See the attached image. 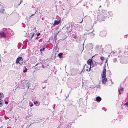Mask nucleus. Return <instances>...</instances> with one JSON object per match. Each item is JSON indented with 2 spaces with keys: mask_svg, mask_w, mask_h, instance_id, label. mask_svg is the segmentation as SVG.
Masks as SVG:
<instances>
[{
  "mask_svg": "<svg viewBox=\"0 0 128 128\" xmlns=\"http://www.w3.org/2000/svg\"><path fill=\"white\" fill-rule=\"evenodd\" d=\"M91 66H90L88 65L85 64L84 67V68L82 70L81 72H82L84 69L86 71H89L91 68Z\"/></svg>",
  "mask_w": 128,
  "mask_h": 128,
  "instance_id": "obj_1",
  "label": "nucleus"
},
{
  "mask_svg": "<svg viewBox=\"0 0 128 128\" xmlns=\"http://www.w3.org/2000/svg\"><path fill=\"white\" fill-rule=\"evenodd\" d=\"M21 60H22V61L23 60L22 59V57H20L18 58L16 60V64H22V62L20 63V62H19Z\"/></svg>",
  "mask_w": 128,
  "mask_h": 128,
  "instance_id": "obj_2",
  "label": "nucleus"
},
{
  "mask_svg": "<svg viewBox=\"0 0 128 128\" xmlns=\"http://www.w3.org/2000/svg\"><path fill=\"white\" fill-rule=\"evenodd\" d=\"M93 63V61L92 59H88L87 61V63L88 65L91 66L92 64V67H93L94 66Z\"/></svg>",
  "mask_w": 128,
  "mask_h": 128,
  "instance_id": "obj_3",
  "label": "nucleus"
},
{
  "mask_svg": "<svg viewBox=\"0 0 128 128\" xmlns=\"http://www.w3.org/2000/svg\"><path fill=\"white\" fill-rule=\"evenodd\" d=\"M0 37L1 38H6V34L3 31L0 32Z\"/></svg>",
  "mask_w": 128,
  "mask_h": 128,
  "instance_id": "obj_4",
  "label": "nucleus"
},
{
  "mask_svg": "<svg viewBox=\"0 0 128 128\" xmlns=\"http://www.w3.org/2000/svg\"><path fill=\"white\" fill-rule=\"evenodd\" d=\"M102 83L104 84H105L107 81V79L106 78V76H102Z\"/></svg>",
  "mask_w": 128,
  "mask_h": 128,
  "instance_id": "obj_5",
  "label": "nucleus"
},
{
  "mask_svg": "<svg viewBox=\"0 0 128 128\" xmlns=\"http://www.w3.org/2000/svg\"><path fill=\"white\" fill-rule=\"evenodd\" d=\"M5 12L4 8L2 6H0V13L4 14Z\"/></svg>",
  "mask_w": 128,
  "mask_h": 128,
  "instance_id": "obj_6",
  "label": "nucleus"
},
{
  "mask_svg": "<svg viewBox=\"0 0 128 128\" xmlns=\"http://www.w3.org/2000/svg\"><path fill=\"white\" fill-rule=\"evenodd\" d=\"M106 69L105 68V66H104V69L103 70L102 73L101 74V76H106Z\"/></svg>",
  "mask_w": 128,
  "mask_h": 128,
  "instance_id": "obj_7",
  "label": "nucleus"
},
{
  "mask_svg": "<svg viewBox=\"0 0 128 128\" xmlns=\"http://www.w3.org/2000/svg\"><path fill=\"white\" fill-rule=\"evenodd\" d=\"M94 32V30H93L92 31V32H91L90 33L89 35L91 37H93L95 34L93 33V32Z\"/></svg>",
  "mask_w": 128,
  "mask_h": 128,
  "instance_id": "obj_8",
  "label": "nucleus"
},
{
  "mask_svg": "<svg viewBox=\"0 0 128 128\" xmlns=\"http://www.w3.org/2000/svg\"><path fill=\"white\" fill-rule=\"evenodd\" d=\"M96 100L97 102H100L101 101V98L100 97L98 96L96 97Z\"/></svg>",
  "mask_w": 128,
  "mask_h": 128,
  "instance_id": "obj_9",
  "label": "nucleus"
},
{
  "mask_svg": "<svg viewBox=\"0 0 128 128\" xmlns=\"http://www.w3.org/2000/svg\"><path fill=\"white\" fill-rule=\"evenodd\" d=\"M124 90V88L121 87H120V89L118 90V92H119V94H121L122 93L120 92V91H122V92Z\"/></svg>",
  "mask_w": 128,
  "mask_h": 128,
  "instance_id": "obj_10",
  "label": "nucleus"
},
{
  "mask_svg": "<svg viewBox=\"0 0 128 128\" xmlns=\"http://www.w3.org/2000/svg\"><path fill=\"white\" fill-rule=\"evenodd\" d=\"M60 20H59L58 21L55 20L54 21V24L58 25V24L60 22Z\"/></svg>",
  "mask_w": 128,
  "mask_h": 128,
  "instance_id": "obj_11",
  "label": "nucleus"
},
{
  "mask_svg": "<svg viewBox=\"0 0 128 128\" xmlns=\"http://www.w3.org/2000/svg\"><path fill=\"white\" fill-rule=\"evenodd\" d=\"M3 101L0 99V107L2 106L3 105Z\"/></svg>",
  "mask_w": 128,
  "mask_h": 128,
  "instance_id": "obj_12",
  "label": "nucleus"
},
{
  "mask_svg": "<svg viewBox=\"0 0 128 128\" xmlns=\"http://www.w3.org/2000/svg\"><path fill=\"white\" fill-rule=\"evenodd\" d=\"M3 96V94L2 92L0 93V99H1V98H2Z\"/></svg>",
  "mask_w": 128,
  "mask_h": 128,
  "instance_id": "obj_13",
  "label": "nucleus"
},
{
  "mask_svg": "<svg viewBox=\"0 0 128 128\" xmlns=\"http://www.w3.org/2000/svg\"><path fill=\"white\" fill-rule=\"evenodd\" d=\"M62 53H60L58 54V56H59L60 58H62Z\"/></svg>",
  "mask_w": 128,
  "mask_h": 128,
  "instance_id": "obj_14",
  "label": "nucleus"
},
{
  "mask_svg": "<svg viewBox=\"0 0 128 128\" xmlns=\"http://www.w3.org/2000/svg\"><path fill=\"white\" fill-rule=\"evenodd\" d=\"M24 67L25 68V70H24L23 71V72H24H24H26L27 71V68H26V66H24Z\"/></svg>",
  "mask_w": 128,
  "mask_h": 128,
  "instance_id": "obj_15",
  "label": "nucleus"
},
{
  "mask_svg": "<svg viewBox=\"0 0 128 128\" xmlns=\"http://www.w3.org/2000/svg\"><path fill=\"white\" fill-rule=\"evenodd\" d=\"M44 49H45V48L43 47L42 48V49H40V51L41 52H42V50H43V51H44Z\"/></svg>",
  "mask_w": 128,
  "mask_h": 128,
  "instance_id": "obj_16",
  "label": "nucleus"
},
{
  "mask_svg": "<svg viewBox=\"0 0 128 128\" xmlns=\"http://www.w3.org/2000/svg\"><path fill=\"white\" fill-rule=\"evenodd\" d=\"M104 57L103 56H101L100 58V59L102 60H104Z\"/></svg>",
  "mask_w": 128,
  "mask_h": 128,
  "instance_id": "obj_17",
  "label": "nucleus"
},
{
  "mask_svg": "<svg viewBox=\"0 0 128 128\" xmlns=\"http://www.w3.org/2000/svg\"><path fill=\"white\" fill-rule=\"evenodd\" d=\"M38 103V102L37 101H36V102H34V104H37Z\"/></svg>",
  "mask_w": 128,
  "mask_h": 128,
  "instance_id": "obj_18",
  "label": "nucleus"
},
{
  "mask_svg": "<svg viewBox=\"0 0 128 128\" xmlns=\"http://www.w3.org/2000/svg\"><path fill=\"white\" fill-rule=\"evenodd\" d=\"M40 63H37L34 66V67H36V66L38 65Z\"/></svg>",
  "mask_w": 128,
  "mask_h": 128,
  "instance_id": "obj_19",
  "label": "nucleus"
},
{
  "mask_svg": "<svg viewBox=\"0 0 128 128\" xmlns=\"http://www.w3.org/2000/svg\"><path fill=\"white\" fill-rule=\"evenodd\" d=\"M124 105H126L128 106V103L126 102L124 104Z\"/></svg>",
  "mask_w": 128,
  "mask_h": 128,
  "instance_id": "obj_20",
  "label": "nucleus"
},
{
  "mask_svg": "<svg viewBox=\"0 0 128 128\" xmlns=\"http://www.w3.org/2000/svg\"><path fill=\"white\" fill-rule=\"evenodd\" d=\"M34 33H33L32 34V37H31V38L33 36H34Z\"/></svg>",
  "mask_w": 128,
  "mask_h": 128,
  "instance_id": "obj_21",
  "label": "nucleus"
},
{
  "mask_svg": "<svg viewBox=\"0 0 128 128\" xmlns=\"http://www.w3.org/2000/svg\"><path fill=\"white\" fill-rule=\"evenodd\" d=\"M22 2V0H20V2L19 4H21Z\"/></svg>",
  "mask_w": 128,
  "mask_h": 128,
  "instance_id": "obj_22",
  "label": "nucleus"
},
{
  "mask_svg": "<svg viewBox=\"0 0 128 128\" xmlns=\"http://www.w3.org/2000/svg\"><path fill=\"white\" fill-rule=\"evenodd\" d=\"M36 13H35L34 14H32L30 16H32L34 15Z\"/></svg>",
  "mask_w": 128,
  "mask_h": 128,
  "instance_id": "obj_23",
  "label": "nucleus"
},
{
  "mask_svg": "<svg viewBox=\"0 0 128 128\" xmlns=\"http://www.w3.org/2000/svg\"><path fill=\"white\" fill-rule=\"evenodd\" d=\"M40 34V33H39L38 34L37 36H39Z\"/></svg>",
  "mask_w": 128,
  "mask_h": 128,
  "instance_id": "obj_24",
  "label": "nucleus"
},
{
  "mask_svg": "<svg viewBox=\"0 0 128 128\" xmlns=\"http://www.w3.org/2000/svg\"><path fill=\"white\" fill-rule=\"evenodd\" d=\"M33 105H33V104H32L30 105V107H32V106H33Z\"/></svg>",
  "mask_w": 128,
  "mask_h": 128,
  "instance_id": "obj_25",
  "label": "nucleus"
},
{
  "mask_svg": "<svg viewBox=\"0 0 128 128\" xmlns=\"http://www.w3.org/2000/svg\"><path fill=\"white\" fill-rule=\"evenodd\" d=\"M5 102L6 104H8V102L6 101Z\"/></svg>",
  "mask_w": 128,
  "mask_h": 128,
  "instance_id": "obj_26",
  "label": "nucleus"
},
{
  "mask_svg": "<svg viewBox=\"0 0 128 128\" xmlns=\"http://www.w3.org/2000/svg\"><path fill=\"white\" fill-rule=\"evenodd\" d=\"M94 56H93L92 57V58H91V59H92H92H92L93 58Z\"/></svg>",
  "mask_w": 128,
  "mask_h": 128,
  "instance_id": "obj_27",
  "label": "nucleus"
},
{
  "mask_svg": "<svg viewBox=\"0 0 128 128\" xmlns=\"http://www.w3.org/2000/svg\"><path fill=\"white\" fill-rule=\"evenodd\" d=\"M107 61H108V60H106V63H107Z\"/></svg>",
  "mask_w": 128,
  "mask_h": 128,
  "instance_id": "obj_28",
  "label": "nucleus"
},
{
  "mask_svg": "<svg viewBox=\"0 0 128 128\" xmlns=\"http://www.w3.org/2000/svg\"><path fill=\"white\" fill-rule=\"evenodd\" d=\"M76 38V36H74V38Z\"/></svg>",
  "mask_w": 128,
  "mask_h": 128,
  "instance_id": "obj_29",
  "label": "nucleus"
},
{
  "mask_svg": "<svg viewBox=\"0 0 128 128\" xmlns=\"http://www.w3.org/2000/svg\"><path fill=\"white\" fill-rule=\"evenodd\" d=\"M18 88V87H17V88H16H16Z\"/></svg>",
  "mask_w": 128,
  "mask_h": 128,
  "instance_id": "obj_30",
  "label": "nucleus"
},
{
  "mask_svg": "<svg viewBox=\"0 0 128 128\" xmlns=\"http://www.w3.org/2000/svg\"><path fill=\"white\" fill-rule=\"evenodd\" d=\"M82 22L81 23H82Z\"/></svg>",
  "mask_w": 128,
  "mask_h": 128,
  "instance_id": "obj_31",
  "label": "nucleus"
},
{
  "mask_svg": "<svg viewBox=\"0 0 128 128\" xmlns=\"http://www.w3.org/2000/svg\"><path fill=\"white\" fill-rule=\"evenodd\" d=\"M101 6H100V7Z\"/></svg>",
  "mask_w": 128,
  "mask_h": 128,
  "instance_id": "obj_32",
  "label": "nucleus"
}]
</instances>
